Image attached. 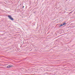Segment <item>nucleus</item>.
<instances>
[{
  "instance_id": "nucleus-5",
  "label": "nucleus",
  "mask_w": 75,
  "mask_h": 75,
  "mask_svg": "<svg viewBox=\"0 0 75 75\" xmlns=\"http://www.w3.org/2000/svg\"><path fill=\"white\" fill-rule=\"evenodd\" d=\"M24 6H23V8H24Z\"/></svg>"
},
{
  "instance_id": "nucleus-2",
  "label": "nucleus",
  "mask_w": 75,
  "mask_h": 75,
  "mask_svg": "<svg viewBox=\"0 0 75 75\" xmlns=\"http://www.w3.org/2000/svg\"><path fill=\"white\" fill-rule=\"evenodd\" d=\"M13 67V65H9L7 67V68H11V67Z\"/></svg>"
},
{
  "instance_id": "nucleus-1",
  "label": "nucleus",
  "mask_w": 75,
  "mask_h": 75,
  "mask_svg": "<svg viewBox=\"0 0 75 75\" xmlns=\"http://www.w3.org/2000/svg\"><path fill=\"white\" fill-rule=\"evenodd\" d=\"M8 17L10 19V20H12V21L14 20V19H13V18L11 17V16L9 15V16H8Z\"/></svg>"
},
{
  "instance_id": "nucleus-4",
  "label": "nucleus",
  "mask_w": 75,
  "mask_h": 75,
  "mask_svg": "<svg viewBox=\"0 0 75 75\" xmlns=\"http://www.w3.org/2000/svg\"><path fill=\"white\" fill-rule=\"evenodd\" d=\"M63 25H64L63 24H61L59 26V27H62V26H63Z\"/></svg>"
},
{
  "instance_id": "nucleus-3",
  "label": "nucleus",
  "mask_w": 75,
  "mask_h": 75,
  "mask_svg": "<svg viewBox=\"0 0 75 75\" xmlns=\"http://www.w3.org/2000/svg\"><path fill=\"white\" fill-rule=\"evenodd\" d=\"M62 24H63V25H66V22H64L63 23H62Z\"/></svg>"
},
{
  "instance_id": "nucleus-6",
  "label": "nucleus",
  "mask_w": 75,
  "mask_h": 75,
  "mask_svg": "<svg viewBox=\"0 0 75 75\" xmlns=\"http://www.w3.org/2000/svg\"><path fill=\"white\" fill-rule=\"evenodd\" d=\"M20 5H21V4H20Z\"/></svg>"
}]
</instances>
